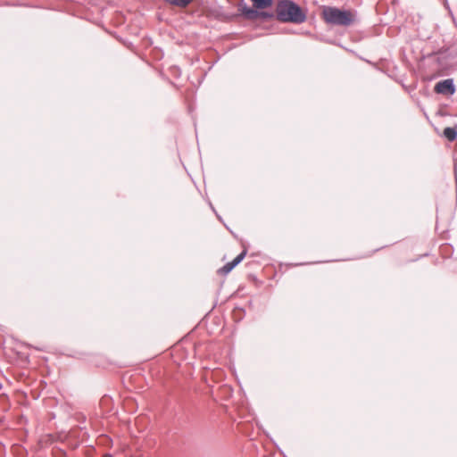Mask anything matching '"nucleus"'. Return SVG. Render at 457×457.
Returning <instances> with one entry per match:
<instances>
[{
    "label": "nucleus",
    "mask_w": 457,
    "mask_h": 457,
    "mask_svg": "<svg viewBox=\"0 0 457 457\" xmlns=\"http://www.w3.org/2000/svg\"><path fill=\"white\" fill-rule=\"evenodd\" d=\"M276 19L282 22L301 24L305 21L306 14L295 2L281 0L276 6Z\"/></svg>",
    "instance_id": "1"
},
{
    "label": "nucleus",
    "mask_w": 457,
    "mask_h": 457,
    "mask_svg": "<svg viewBox=\"0 0 457 457\" xmlns=\"http://www.w3.org/2000/svg\"><path fill=\"white\" fill-rule=\"evenodd\" d=\"M322 17L328 24L334 26H349L353 22V16L351 11L341 10L337 7H324Z\"/></svg>",
    "instance_id": "2"
},
{
    "label": "nucleus",
    "mask_w": 457,
    "mask_h": 457,
    "mask_svg": "<svg viewBox=\"0 0 457 457\" xmlns=\"http://www.w3.org/2000/svg\"><path fill=\"white\" fill-rule=\"evenodd\" d=\"M237 11L239 12L237 15H241L246 21L262 20V21H267L276 17L272 12L249 7L244 0L237 4Z\"/></svg>",
    "instance_id": "3"
},
{
    "label": "nucleus",
    "mask_w": 457,
    "mask_h": 457,
    "mask_svg": "<svg viewBox=\"0 0 457 457\" xmlns=\"http://www.w3.org/2000/svg\"><path fill=\"white\" fill-rule=\"evenodd\" d=\"M435 90L438 94L452 96L455 93V85L452 79H446L436 83Z\"/></svg>",
    "instance_id": "4"
},
{
    "label": "nucleus",
    "mask_w": 457,
    "mask_h": 457,
    "mask_svg": "<svg viewBox=\"0 0 457 457\" xmlns=\"http://www.w3.org/2000/svg\"><path fill=\"white\" fill-rule=\"evenodd\" d=\"M444 136L449 140V141H454L457 137V127H446L444 129Z\"/></svg>",
    "instance_id": "5"
},
{
    "label": "nucleus",
    "mask_w": 457,
    "mask_h": 457,
    "mask_svg": "<svg viewBox=\"0 0 457 457\" xmlns=\"http://www.w3.org/2000/svg\"><path fill=\"white\" fill-rule=\"evenodd\" d=\"M254 8L263 10L272 5L273 0H251Z\"/></svg>",
    "instance_id": "6"
},
{
    "label": "nucleus",
    "mask_w": 457,
    "mask_h": 457,
    "mask_svg": "<svg viewBox=\"0 0 457 457\" xmlns=\"http://www.w3.org/2000/svg\"><path fill=\"white\" fill-rule=\"evenodd\" d=\"M235 268V266L233 265V263L231 262H227L224 266H222L219 270H218V273L221 274V275H227L233 269Z\"/></svg>",
    "instance_id": "7"
},
{
    "label": "nucleus",
    "mask_w": 457,
    "mask_h": 457,
    "mask_svg": "<svg viewBox=\"0 0 457 457\" xmlns=\"http://www.w3.org/2000/svg\"><path fill=\"white\" fill-rule=\"evenodd\" d=\"M193 0H166L167 3L179 6V7H186Z\"/></svg>",
    "instance_id": "8"
},
{
    "label": "nucleus",
    "mask_w": 457,
    "mask_h": 457,
    "mask_svg": "<svg viewBox=\"0 0 457 457\" xmlns=\"http://www.w3.org/2000/svg\"><path fill=\"white\" fill-rule=\"evenodd\" d=\"M246 255V250L242 251L236 258H234L231 262L236 267L237 266L245 257Z\"/></svg>",
    "instance_id": "9"
},
{
    "label": "nucleus",
    "mask_w": 457,
    "mask_h": 457,
    "mask_svg": "<svg viewBox=\"0 0 457 457\" xmlns=\"http://www.w3.org/2000/svg\"><path fill=\"white\" fill-rule=\"evenodd\" d=\"M454 177H455L456 188H457V163L454 164Z\"/></svg>",
    "instance_id": "10"
}]
</instances>
